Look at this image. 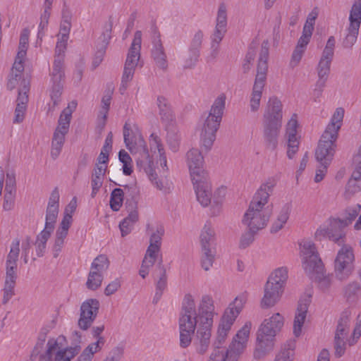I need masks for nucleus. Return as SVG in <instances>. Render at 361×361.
I'll list each match as a JSON object with an SVG mask.
<instances>
[{"mask_svg":"<svg viewBox=\"0 0 361 361\" xmlns=\"http://www.w3.org/2000/svg\"><path fill=\"white\" fill-rule=\"evenodd\" d=\"M97 340L96 342L90 343L87 348H85L83 350L90 354L92 357L94 354L102 349V347L104 345L105 343V339L102 336H99L96 338Z\"/></svg>","mask_w":361,"mask_h":361,"instance_id":"nucleus-59","label":"nucleus"},{"mask_svg":"<svg viewBox=\"0 0 361 361\" xmlns=\"http://www.w3.org/2000/svg\"><path fill=\"white\" fill-rule=\"evenodd\" d=\"M227 25V13H226V6L222 3L219 5L217 18H216V26L218 28H226Z\"/></svg>","mask_w":361,"mask_h":361,"instance_id":"nucleus-57","label":"nucleus"},{"mask_svg":"<svg viewBox=\"0 0 361 361\" xmlns=\"http://www.w3.org/2000/svg\"><path fill=\"white\" fill-rule=\"evenodd\" d=\"M302 247L303 262L302 267L311 278L317 273L324 271V265L319 258L315 245L311 241H305L300 244Z\"/></svg>","mask_w":361,"mask_h":361,"instance_id":"nucleus-14","label":"nucleus"},{"mask_svg":"<svg viewBox=\"0 0 361 361\" xmlns=\"http://www.w3.org/2000/svg\"><path fill=\"white\" fill-rule=\"evenodd\" d=\"M152 48L151 56L156 66L163 71L168 69V60L164 47L161 40V34L155 25L151 27Z\"/></svg>","mask_w":361,"mask_h":361,"instance_id":"nucleus-17","label":"nucleus"},{"mask_svg":"<svg viewBox=\"0 0 361 361\" xmlns=\"http://www.w3.org/2000/svg\"><path fill=\"white\" fill-rule=\"evenodd\" d=\"M124 192L121 188H115L111 193L110 207L113 211L120 209L123 202Z\"/></svg>","mask_w":361,"mask_h":361,"instance_id":"nucleus-41","label":"nucleus"},{"mask_svg":"<svg viewBox=\"0 0 361 361\" xmlns=\"http://www.w3.org/2000/svg\"><path fill=\"white\" fill-rule=\"evenodd\" d=\"M103 274L96 271H90L88 274L86 286L91 290H95L99 288L103 281Z\"/></svg>","mask_w":361,"mask_h":361,"instance_id":"nucleus-40","label":"nucleus"},{"mask_svg":"<svg viewBox=\"0 0 361 361\" xmlns=\"http://www.w3.org/2000/svg\"><path fill=\"white\" fill-rule=\"evenodd\" d=\"M226 28H218L216 26L214 34L212 36V56L213 58H216L218 54L219 44L224 38Z\"/></svg>","mask_w":361,"mask_h":361,"instance_id":"nucleus-42","label":"nucleus"},{"mask_svg":"<svg viewBox=\"0 0 361 361\" xmlns=\"http://www.w3.org/2000/svg\"><path fill=\"white\" fill-rule=\"evenodd\" d=\"M99 309V302L97 299H88L80 306V314L78 326L82 330H87L97 317Z\"/></svg>","mask_w":361,"mask_h":361,"instance_id":"nucleus-20","label":"nucleus"},{"mask_svg":"<svg viewBox=\"0 0 361 361\" xmlns=\"http://www.w3.org/2000/svg\"><path fill=\"white\" fill-rule=\"evenodd\" d=\"M21 86L22 87H20L18 90V95L16 102L17 104H20V106H27V103L28 102L27 92L30 90V82L25 79H23L21 81Z\"/></svg>","mask_w":361,"mask_h":361,"instance_id":"nucleus-50","label":"nucleus"},{"mask_svg":"<svg viewBox=\"0 0 361 361\" xmlns=\"http://www.w3.org/2000/svg\"><path fill=\"white\" fill-rule=\"evenodd\" d=\"M214 230L212 228L210 224H206L200 237L201 247L212 248V245L214 241Z\"/></svg>","mask_w":361,"mask_h":361,"instance_id":"nucleus-38","label":"nucleus"},{"mask_svg":"<svg viewBox=\"0 0 361 361\" xmlns=\"http://www.w3.org/2000/svg\"><path fill=\"white\" fill-rule=\"evenodd\" d=\"M360 27L349 25L348 28V34L343 41V47L344 48H352L357 41L359 33Z\"/></svg>","mask_w":361,"mask_h":361,"instance_id":"nucleus-45","label":"nucleus"},{"mask_svg":"<svg viewBox=\"0 0 361 361\" xmlns=\"http://www.w3.org/2000/svg\"><path fill=\"white\" fill-rule=\"evenodd\" d=\"M71 116L72 110L69 107L64 109L59 116L56 128L68 132Z\"/></svg>","mask_w":361,"mask_h":361,"instance_id":"nucleus-46","label":"nucleus"},{"mask_svg":"<svg viewBox=\"0 0 361 361\" xmlns=\"http://www.w3.org/2000/svg\"><path fill=\"white\" fill-rule=\"evenodd\" d=\"M142 43V32L137 30L135 32L134 38L128 49L123 73V83L125 86L126 82L130 81L135 73L140 58V49Z\"/></svg>","mask_w":361,"mask_h":361,"instance_id":"nucleus-13","label":"nucleus"},{"mask_svg":"<svg viewBox=\"0 0 361 361\" xmlns=\"http://www.w3.org/2000/svg\"><path fill=\"white\" fill-rule=\"evenodd\" d=\"M293 348L294 343L293 342L285 344L281 350L276 355L274 361H292L290 354Z\"/></svg>","mask_w":361,"mask_h":361,"instance_id":"nucleus-55","label":"nucleus"},{"mask_svg":"<svg viewBox=\"0 0 361 361\" xmlns=\"http://www.w3.org/2000/svg\"><path fill=\"white\" fill-rule=\"evenodd\" d=\"M187 161L192 178L206 175L203 169L204 158L197 149H191L187 152Z\"/></svg>","mask_w":361,"mask_h":361,"instance_id":"nucleus-24","label":"nucleus"},{"mask_svg":"<svg viewBox=\"0 0 361 361\" xmlns=\"http://www.w3.org/2000/svg\"><path fill=\"white\" fill-rule=\"evenodd\" d=\"M20 254V240L16 238L11 245L6 261V276L3 288L2 304L6 305L15 295V286L17 279V262Z\"/></svg>","mask_w":361,"mask_h":361,"instance_id":"nucleus-10","label":"nucleus"},{"mask_svg":"<svg viewBox=\"0 0 361 361\" xmlns=\"http://www.w3.org/2000/svg\"><path fill=\"white\" fill-rule=\"evenodd\" d=\"M29 34L30 32L27 28L23 29L20 34L18 51V59L25 57L26 55L29 41Z\"/></svg>","mask_w":361,"mask_h":361,"instance_id":"nucleus-53","label":"nucleus"},{"mask_svg":"<svg viewBox=\"0 0 361 361\" xmlns=\"http://www.w3.org/2000/svg\"><path fill=\"white\" fill-rule=\"evenodd\" d=\"M130 130L129 125L126 123L123 126L124 142L132 153L133 152V149H136L135 153L137 155V167L140 171H144V172L147 175L149 179L158 190L166 192V187L164 186V183L161 180L157 179V174L153 167L154 163L150 157L145 140L140 137L137 142L134 141L133 137H130Z\"/></svg>","mask_w":361,"mask_h":361,"instance_id":"nucleus-4","label":"nucleus"},{"mask_svg":"<svg viewBox=\"0 0 361 361\" xmlns=\"http://www.w3.org/2000/svg\"><path fill=\"white\" fill-rule=\"evenodd\" d=\"M214 314V306L212 298L204 295L197 311V330L193 341L196 352L200 355H204L211 344V329Z\"/></svg>","mask_w":361,"mask_h":361,"instance_id":"nucleus-3","label":"nucleus"},{"mask_svg":"<svg viewBox=\"0 0 361 361\" xmlns=\"http://www.w3.org/2000/svg\"><path fill=\"white\" fill-rule=\"evenodd\" d=\"M308 302L307 300L299 301L293 322V334L296 337L300 336L302 327L306 319L308 310Z\"/></svg>","mask_w":361,"mask_h":361,"instance_id":"nucleus-28","label":"nucleus"},{"mask_svg":"<svg viewBox=\"0 0 361 361\" xmlns=\"http://www.w3.org/2000/svg\"><path fill=\"white\" fill-rule=\"evenodd\" d=\"M355 256L351 246L344 245L338 250L334 260V274L341 281L347 280L354 270Z\"/></svg>","mask_w":361,"mask_h":361,"instance_id":"nucleus-11","label":"nucleus"},{"mask_svg":"<svg viewBox=\"0 0 361 361\" xmlns=\"http://www.w3.org/2000/svg\"><path fill=\"white\" fill-rule=\"evenodd\" d=\"M202 257L201 264L202 267L205 270H209L214 261L215 252L212 248L201 247Z\"/></svg>","mask_w":361,"mask_h":361,"instance_id":"nucleus-43","label":"nucleus"},{"mask_svg":"<svg viewBox=\"0 0 361 361\" xmlns=\"http://www.w3.org/2000/svg\"><path fill=\"white\" fill-rule=\"evenodd\" d=\"M157 268L159 271L160 276L158 281L156 283V290L163 292L167 286V277L166 269L163 264V260L161 257L158 261Z\"/></svg>","mask_w":361,"mask_h":361,"instance_id":"nucleus-49","label":"nucleus"},{"mask_svg":"<svg viewBox=\"0 0 361 361\" xmlns=\"http://www.w3.org/2000/svg\"><path fill=\"white\" fill-rule=\"evenodd\" d=\"M106 49L104 47H97V51L92 59V68H97L102 62Z\"/></svg>","mask_w":361,"mask_h":361,"instance_id":"nucleus-64","label":"nucleus"},{"mask_svg":"<svg viewBox=\"0 0 361 361\" xmlns=\"http://www.w3.org/2000/svg\"><path fill=\"white\" fill-rule=\"evenodd\" d=\"M335 44V37L334 36L329 37L317 68L318 75L317 80L326 82L328 80L331 64L334 56Z\"/></svg>","mask_w":361,"mask_h":361,"instance_id":"nucleus-19","label":"nucleus"},{"mask_svg":"<svg viewBox=\"0 0 361 361\" xmlns=\"http://www.w3.org/2000/svg\"><path fill=\"white\" fill-rule=\"evenodd\" d=\"M109 261L105 255L97 256L91 264L90 271H96L103 274V272L108 269Z\"/></svg>","mask_w":361,"mask_h":361,"instance_id":"nucleus-44","label":"nucleus"},{"mask_svg":"<svg viewBox=\"0 0 361 361\" xmlns=\"http://www.w3.org/2000/svg\"><path fill=\"white\" fill-rule=\"evenodd\" d=\"M75 341L78 343L74 346H71L61 349L59 345L57 350L54 353V360L53 361H71L76 355H78L81 349L79 343H80L81 335L79 332L75 331Z\"/></svg>","mask_w":361,"mask_h":361,"instance_id":"nucleus-26","label":"nucleus"},{"mask_svg":"<svg viewBox=\"0 0 361 361\" xmlns=\"http://www.w3.org/2000/svg\"><path fill=\"white\" fill-rule=\"evenodd\" d=\"M125 190H128L126 194L130 192L131 200L127 199L126 202V207L128 212V215L120 224L119 228L121 230L122 237L128 235L133 228L134 224L138 220V213L137 211V201L135 199V195L139 193V190L135 185L125 187Z\"/></svg>","mask_w":361,"mask_h":361,"instance_id":"nucleus-15","label":"nucleus"},{"mask_svg":"<svg viewBox=\"0 0 361 361\" xmlns=\"http://www.w3.org/2000/svg\"><path fill=\"white\" fill-rule=\"evenodd\" d=\"M207 176L206 174L192 178L197 200L203 207L208 206L212 199L211 185L207 181Z\"/></svg>","mask_w":361,"mask_h":361,"instance_id":"nucleus-21","label":"nucleus"},{"mask_svg":"<svg viewBox=\"0 0 361 361\" xmlns=\"http://www.w3.org/2000/svg\"><path fill=\"white\" fill-rule=\"evenodd\" d=\"M51 75L53 82V86L50 93L52 104H49L48 112L54 111L55 107L58 106V104L61 102V96L63 90V84L61 83V81L63 80L65 77L64 75L59 80H54L52 75V73H51Z\"/></svg>","mask_w":361,"mask_h":361,"instance_id":"nucleus-34","label":"nucleus"},{"mask_svg":"<svg viewBox=\"0 0 361 361\" xmlns=\"http://www.w3.org/2000/svg\"><path fill=\"white\" fill-rule=\"evenodd\" d=\"M263 140L266 149L274 151L278 146V139L281 127L262 125Z\"/></svg>","mask_w":361,"mask_h":361,"instance_id":"nucleus-27","label":"nucleus"},{"mask_svg":"<svg viewBox=\"0 0 361 361\" xmlns=\"http://www.w3.org/2000/svg\"><path fill=\"white\" fill-rule=\"evenodd\" d=\"M245 300L243 297H236L225 310L218 326L216 336L214 340L213 350L209 361H238L242 354V345L231 342L228 348L223 346L228 334L236 317L241 312Z\"/></svg>","mask_w":361,"mask_h":361,"instance_id":"nucleus-1","label":"nucleus"},{"mask_svg":"<svg viewBox=\"0 0 361 361\" xmlns=\"http://www.w3.org/2000/svg\"><path fill=\"white\" fill-rule=\"evenodd\" d=\"M204 38L203 32L200 30H197L193 35L189 47L190 49H192L195 50H198L200 51V49L202 47V41Z\"/></svg>","mask_w":361,"mask_h":361,"instance_id":"nucleus-62","label":"nucleus"},{"mask_svg":"<svg viewBox=\"0 0 361 361\" xmlns=\"http://www.w3.org/2000/svg\"><path fill=\"white\" fill-rule=\"evenodd\" d=\"M156 260L157 259L154 257H149L145 255L139 271V274L142 279H145L148 275L149 268L154 264Z\"/></svg>","mask_w":361,"mask_h":361,"instance_id":"nucleus-58","label":"nucleus"},{"mask_svg":"<svg viewBox=\"0 0 361 361\" xmlns=\"http://www.w3.org/2000/svg\"><path fill=\"white\" fill-rule=\"evenodd\" d=\"M338 137L324 133L315 151V158L319 164H330L333 160Z\"/></svg>","mask_w":361,"mask_h":361,"instance_id":"nucleus-16","label":"nucleus"},{"mask_svg":"<svg viewBox=\"0 0 361 361\" xmlns=\"http://www.w3.org/2000/svg\"><path fill=\"white\" fill-rule=\"evenodd\" d=\"M4 193L16 194V180L14 171L6 173Z\"/></svg>","mask_w":361,"mask_h":361,"instance_id":"nucleus-56","label":"nucleus"},{"mask_svg":"<svg viewBox=\"0 0 361 361\" xmlns=\"http://www.w3.org/2000/svg\"><path fill=\"white\" fill-rule=\"evenodd\" d=\"M124 353V347L118 345L114 348L104 361H120Z\"/></svg>","mask_w":361,"mask_h":361,"instance_id":"nucleus-61","label":"nucleus"},{"mask_svg":"<svg viewBox=\"0 0 361 361\" xmlns=\"http://www.w3.org/2000/svg\"><path fill=\"white\" fill-rule=\"evenodd\" d=\"M334 355L336 357H342L345 352L346 342L345 339H341L340 337L334 338Z\"/></svg>","mask_w":361,"mask_h":361,"instance_id":"nucleus-60","label":"nucleus"},{"mask_svg":"<svg viewBox=\"0 0 361 361\" xmlns=\"http://www.w3.org/2000/svg\"><path fill=\"white\" fill-rule=\"evenodd\" d=\"M53 231L43 229L37 236L35 245L37 257H42L45 252L47 242Z\"/></svg>","mask_w":361,"mask_h":361,"instance_id":"nucleus-37","label":"nucleus"},{"mask_svg":"<svg viewBox=\"0 0 361 361\" xmlns=\"http://www.w3.org/2000/svg\"><path fill=\"white\" fill-rule=\"evenodd\" d=\"M343 292L348 303H355L361 298V286L357 281H352L343 287Z\"/></svg>","mask_w":361,"mask_h":361,"instance_id":"nucleus-33","label":"nucleus"},{"mask_svg":"<svg viewBox=\"0 0 361 361\" xmlns=\"http://www.w3.org/2000/svg\"><path fill=\"white\" fill-rule=\"evenodd\" d=\"M68 133V132L56 128L52 137L50 152L53 159H56L59 156L65 142V137Z\"/></svg>","mask_w":361,"mask_h":361,"instance_id":"nucleus-31","label":"nucleus"},{"mask_svg":"<svg viewBox=\"0 0 361 361\" xmlns=\"http://www.w3.org/2000/svg\"><path fill=\"white\" fill-rule=\"evenodd\" d=\"M313 277L322 291H326L329 289L332 282L331 276L325 275L324 271H321L320 273H317Z\"/></svg>","mask_w":361,"mask_h":361,"instance_id":"nucleus-52","label":"nucleus"},{"mask_svg":"<svg viewBox=\"0 0 361 361\" xmlns=\"http://www.w3.org/2000/svg\"><path fill=\"white\" fill-rule=\"evenodd\" d=\"M269 44L268 40H264L261 45V50L257 66V74L250 99V109L253 112L257 111L259 108L262 90L267 80L268 72Z\"/></svg>","mask_w":361,"mask_h":361,"instance_id":"nucleus-8","label":"nucleus"},{"mask_svg":"<svg viewBox=\"0 0 361 361\" xmlns=\"http://www.w3.org/2000/svg\"><path fill=\"white\" fill-rule=\"evenodd\" d=\"M226 105V97L221 94L214 100L210 111L204 120L200 133L202 147L207 152L212 149L216 139V133L219 128Z\"/></svg>","mask_w":361,"mask_h":361,"instance_id":"nucleus-6","label":"nucleus"},{"mask_svg":"<svg viewBox=\"0 0 361 361\" xmlns=\"http://www.w3.org/2000/svg\"><path fill=\"white\" fill-rule=\"evenodd\" d=\"M73 221V217L71 214L66 213L63 215L60 226L56 230V238L65 240L68 233V229L71 227Z\"/></svg>","mask_w":361,"mask_h":361,"instance_id":"nucleus-39","label":"nucleus"},{"mask_svg":"<svg viewBox=\"0 0 361 361\" xmlns=\"http://www.w3.org/2000/svg\"><path fill=\"white\" fill-rule=\"evenodd\" d=\"M16 195L13 193H4L2 202V208L4 211L12 210L15 206Z\"/></svg>","mask_w":361,"mask_h":361,"instance_id":"nucleus-63","label":"nucleus"},{"mask_svg":"<svg viewBox=\"0 0 361 361\" xmlns=\"http://www.w3.org/2000/svg\"><path fill=\"white\" fill-rule=\"evenodd\" d=\"M167 131L166 142L171 151L176 152L179 149L180 143V135L176 127L173 125L166 126Z\"/></svg>","mask_w":361,"mask_h":361,"instance_id":"nucleus-35","label":"nucleus"},{"mask_svg":"<svg viewBox=\"0 0 361 361\" xmlns=\"http://www.w3.org/2000/svg\"><path fill=\"white\" fill-rule=\"evenodd\" d=\"M251 329V323L247 322L243 326V327L240 329L238 333L236 334L235 336L233 339V342L240 343L242 345V352L243 351L245 343L247 340V338L249 336L250 331Z\"/></svg>","mask_w":361,"mask_h":361,"instance_id":"nucleus-47","label":"nucleus"},{"mask_svg":"<svg viewBox=\"0 0 361 361\" xmlns=\"http://www.w3.org/2000/svg\"><path fill=\"white\" fill-rule=\"evenodd\" d=\"M196 315L194 298L190 294H186L182 302L179 317L180 345L183 348L191 343L192 335L197 326Z\"/></svg>","mask_w":361,"mask_h":361,"instance_id":"nucleus-7","label":"nucleus"},{"mask_svg":"<svg viewBox=\"0 0 361 361\" xmlns=\"http://www.w3.org/2000/svg\"><path fill=\"white\" fill-rule=\"evenodd\" d=\"M288 279L286 267L276 269L269 276L264 290V296L261 300L263 309L274 307L280 300Z\"/></svg>","mask_w":361,"mask_h":361,"instance_id":"nucleus-9","label":"nucleus"},{"mask_svg":"<svg viewBox=\"0 0 361 361\" xmlns=\"http://www.w3.org/2000/svg\"><path fill=\"white\" fill-rule=\"evenodd\" d=\"M343 222L339 220H334L331 224L329 229V238L338 245L343 246L345 242V233L343 228Z\"/></svg>","mask_w":361,"mask_h":361,"instance_id":"nucleus-30","label":"nucleus"},{"mask_svg":"<svg viewBox=\"0 0 361 361\" xmlns=\"http://www.w3.org/2000/svg\"><path fill=\"white\" fill-rule=\"evenodd\" d=\"M276 182L274 178H269L255 194L242 220L243 224L247 228L259 231L267 226L271 216V209L268 207L265 208L264 206L267 204Z\"/></svg>","mask_w":361,"mask_h":361,"instance_id":"nucleus-2","label":"nucleus"},{"mask_svg":"<svg viewBox=\"0 0 361 361\" xmlns=\"http://www.w3.org/2000/svg\"><path fill=\"white\" fill-rule=\"evenodd\" d=\"M164 234V227H157L155 232L152 233L149 238V245L147 249L146 254L149 257L157 259L158 253L161 249V239Z\"/></svg>","mask_w":361,"mask_h":361,"instance_id":"nucleus-29","label":"nucleus"},{"mask_svg":"<svg viewBox=\"0 0 361 361\" xmlns=\"http://www.w3.org/2000/svg\"><path fill=\"white\" fill-rule=\"evenodd\" d=\"M283 325V318L279 313L264 320L257 332V345L254 352L255 359L260 360L273 350L274 337Z\"/></svg>","mask_w":361,"mask_h":361,"instance_id":"nucleus-5","label":"nucleus"},{"mask_svg":"<svg viewBox=\"0 0 361 361\" xmlns=\"http://www.w3.org/2000/svg\"><path fill=\"white\" fill-rule=\"evenodd\" d=\"M68 39L60 37L56 43L52 68V75L54 80H59L64 76V52L66 49Z\"/></svg>","mask_w":361,"mask_h":361,"instance_id":"nucleus-23","label":"nucleus"},{"mask_svg":"<svg viewBox=\"0 0 361 361\" xmlns=\"http://www.w3.org/2000/svg\"><path fill=\"white\" fill-rule=\"evenodd\" d=\"M344 116V109L341 107L337 108L331 117V122L326 126L324 133L338 137Z\"/></svg>","mask_w":361,"mask_h":361,"instance_id":"nucleus-32","label":"nucleus"},{"mask_svg":"<svg viewBox=\"0 0 361 361\" xmlns=\"http://www.w3.org/2000/svg\"><path fill=\"white\" fill-rule=\"evenodd\" d=\"M200 56V51L188 48V56L184 61V68H192L197 64Z\"/></svg>","mask_w":361,"mask_h":361,"instance_id":"nucleus-54","label":"nucleus"},{"mask_svg":"<svg viewBox=\"0 0 361 361\" xmlns=\"http://www.w3.org/2000/svg\"><path fill=\"white\" fill-rule=\"evenodd\" d=\"M151 146L157 149L159 154L160 166L163 171H167L169 170L167 166V160L165 154L164 146L161 143L160 137L155 133H152L150 135Z\"/></svg>","mask_w":361,"mask_h":361,"instance_id":"nucleus-36","label":"nucleus"},{"mask_svg":"<svg viewBox=\"0 0 361 361\" xmlns=\"http://www.w3.org/2000/svg\"><path fill=\"white\" fill-rule=\"evenodd\" d=\"M59 211V192L55 188L49 197L46 210L45 226L44 229L53 231Z\"/></svg>","mask_w":361,"mask_h":361,"instance_id":"nucleus-22","label":"nucleus"},{"mask_svg":"<svg viewBox=\"0 0 361 361\" xmlns=\"http://www.w3.org/2000/svg\"><path fill=\"white\" fill-rule=\"evenodd\" d=\"M63 338V337H59L57 339L50 338L45 347L47 331H40L37 336V343L31 352L29 360L27 361H53V355L58 348L59 341Z\"/></svg>","mask_w":361,"mask_h":361,"instance_id":"nucleus-12","label":"nucleus"},{"mask_svg":"<svg viewBox=\"0 0 361 361\" xmlns=\"http://www.w3.org/2000/svg\"><path fill=\"white\" fill-rule=\"evenodd\" d=\"M350 25L360 27L361 24V2L353 4L350 13Z\"/></svg>","mask_w":361,"mask_h":361,"instance_id":"nucleus-48","label":"nucleus"},{"mask_svg":"<svg viewBox=\"0 0 361 361\" xmlns=\"http://www.w3.org/2000/svg\"><path fill=\"white\" fill-rule=\"evenodd\" d=\"M157 105L161 122L166 126L173 125L176 121V115L169 99L164 96H158Z\"/></svg>","mask_w":361,"mask_h":361,"instance_id":"nucleus-25","label":"nucleus"},{"mask_svg":"<svg viewBox=\"0 0 361 361\" xmlns=\"http://www.w3.org/2000/svg\"><path fill=\"white\" fill-rule=\"evenodd\" d=\"M257 231L254 229H250V228H247L246 231L242 234L239 247L241 249H245L250 246L255 240V236L257 233Z\"/></svg>","mask_w":361,"mask_h":361,"instance_id":"nucleus-51","label":"nucleus"},{"mask_svg":"<svg viewBox=\"0 0 361 361\" xmlns=\"http://www.w3.org/2000/svg\"><path fill=\"white\" fill-rule=\"evenodd\" d=\"M283 104L275 96L269 98L262 118V125L282 127Z\"/></svg>","mask_w":361,"mask_h":361,"instance_id":"nucleus-18","label":"nucleus"}]
</instances>
